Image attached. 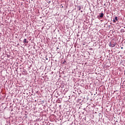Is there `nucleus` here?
Listing matches in <instances>:
<instances>
[{
  "instance_id": "4",
  "label": "nucleus",
  "mask_w": 125,
  "mask_h": 125,
  "mask_svg": "<svg viewBox=\"0 0 125 125\" xmlns=\"http://www.w3.org/2000/svg\"><path fill=\"white\" fill-rule=\"evenodd\" d=\"M23 42H25V43H28V42H27V39H24Z\"/></svg>"
},
{
  "instance_id": "1",
  "label": "nucleus",
  "mask_w": 125,
  "mask_h": 125,
  "mask_svg": "<svg viewBox=\"0 0 125 125\" xmlns=\"http://www.w3.org/2000/svg\"><path fill=\"white\" fill-rule=\"evenodd\" d=\"M110 47H115L116 46V43H110Z\"/></svg>"
},
{
  "instance_id": "3",
  "label": "nucleus",
  "mask_w": 125,
  "mask_h": 125,
  "mask_svg": "<svg viewBox=\"0 0 125 125\" xmlns=\"http://www.w3.org/2000/svg\"><path fill=\"white\" fill-rule=\"evenodd\" d=\"M103 16H104V14H103V13H101V14L100 15V17L101 18H103Z\"/></svg>"
},
{
  "instance_id": "2",
  "label": "nucleus",
  "mask_w": 125,
  "mask_h": 125,
  "mask_svg": "<svg viewBox=\"0 0 125 125\" xmlns=\"http://www.w3.org/2000/svg\"><path fill=\"white\" fill-rule=\"evenodd\" d=\"M116 21H118V17H115V19L113 20L114 23H116Z\"/></svg>"
}]
</instances>
